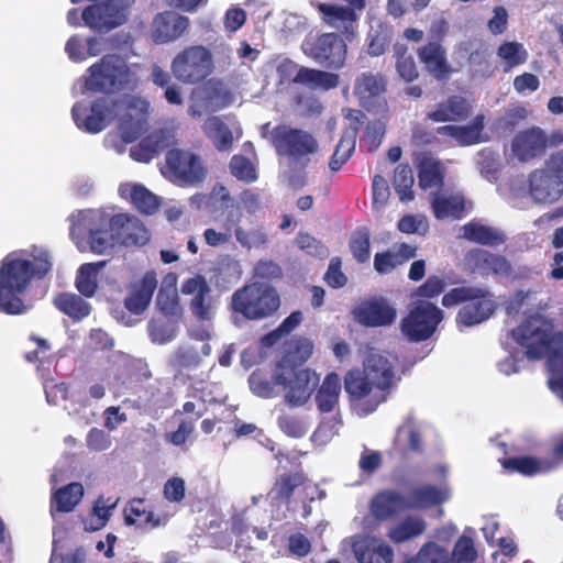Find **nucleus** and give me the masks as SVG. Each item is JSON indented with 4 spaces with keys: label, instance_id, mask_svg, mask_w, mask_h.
I'll return each instance as SVG.
<instances>
[{
    "label": "nucleus",
    "instance_id": "60",
    "mask_svg": "<svg viewBox=\"0 0 563 563\" xmlns=\"http://www.w3.org/2000/svg\"><path fill=\"white\" fill-rule=\"evenodd\" d=\"M385 132L386 126L379 120L369 122L366 125L363 137V145L366 147L367 152L373 153L379 147Z\"/></svg>",
    "mask_w": 563,
    "mask_h": 563
},
{
    "label": "nucleus",
    "instance_id": "63",
    "mask_svg": "<svg viewBox=\"0 0 563 563\" xmlns=\"http://www.w3.org/2000/svg\"><path fill=\"white\" fill-rule=\"evenodd\" d=\"M148 334L154 343L165 344L174 340L176 330L162 320L152 319L148 323Z\"/></svg>",
    "mask_w": 563,
    "mask_h": 563
},
{
    "label": "nucleus",
    "instance_id": "46",
    "mask_svg": "<svg viewBox=\"0 0 563 563\" xmlns=\"http://www.w3.org/2000/svg\"><path fill=\"white\" fill-rule=\"evenodd\" d=\"M107 261L82 264L76 276V288L85 297H92L98 288L97 276Z\"/></svg>",
    "mask_w": 563,
    "mask_h": 563
},
{
    "label": "nucleus",
    "instance_id": "26",
    "mask_svg": "<svg viewBox=\"0 0 563 563\" xmlns=\"http://www.w3.org/2000/svg\"><path fill=\"white\" fill-rule=\"evenodd\" d=\"M352 550L358 563H391L394 559L393 548L374 537L354 541Z\"/></svg>",
    "mask_w": 563,
    "mask_h": 563
},
{
    "label": "nucleus",
    "instance_id": "19",
    "mask_svg": "<svg viewBox=\"0 0 563 563\" xmlns=\"http://www.w3.org/2000/svg\"><path fill=\"white\" fill-rule=\"evenodd\" d=\"M354 319L367 328L387 327L397 318V309L384 297L363 300L353 310Z\"/></svg>",
    "mask_w": 563,
    "mask_h": 563
},
{
    "label": "nucleus",
    "instance_id": "45",
    "mask_svg": "<svg viewBox=\"0 0 563 563\" xmlns=\"http://www.w3.org/2000/svg\"><path fill=\"white\" fill-rule=\"evenodd\" d=\"M84 496V486L78 483H69L58 488L52 496V508L58 512H70L80 503Z\"/></svg>",
    "mask_w": 563,
    "mask_h": 563
},
{
    "label": "nucleus",
    "instance_id": "27",
    "mask_svg": "<svg viewBox=\"0 0 563 563\" xmlns=\"http://www.w3.org/2000/svg\"><path fill=\"white\" fill-rule=\"evenodd\" d=\"M418 58L426 70L437 80L446 79L452 74L446 51L439 42H429L418 48Z\"/></svg>",
    "mask_w": 563,
    "mask_h": 563
},
{
    "label": "nucleus",
    "instance_id": "38",
    "mask_svg": "<svg viewBox=\"0 0 563 563\" xmlns=\"http://www.w3.org/2000/svg\"><path fill=\"white\" fill-rule=\"evenodd\" d=\"M295 81L311 90L328 91L338 87L340 78L334 73L301 66L296 74Z\"/></svg>",
    "mask_w": 563,
    "mask_h": 563
},
{
    "label": "nucleus",
    "instance_id": "10",
    "mask_svg": "<svg viewBox=\"0 0 563 563\" xmlns=\"http://www.w3.org/2000/svg\"><path fill=\"white\" fill-rule=\"evenodd\" d=\"M213 56L203 45H190L179 51L172 60L173 76L184 85H197L213 71Z\"/></svg>",
    "mask_w": 563,
    "mask_h": 563
},
{
    "label": "nucleus",
    "instance_id": "33",
    "mask_svg": "<svg viewBox=\"0 0 563 563\" xmlns=\"http://www.w3.org/2000/svg\"><path fill=\"white\" fill-rule=\"evenodd\" d=\"M461 231L463 239L485 246H498L507 240L506 234L500 229L485 225L477 220L465 223Z\"/></svg>",
    "mask_w": 563,
    "mask_h": 563
},
{
    "label": "nucleus",
    "instance_id": "52",
    "mask_svg": "<svg viewBox=\"0 0 563 563\" xmlns=\"http://www.w3.org/2000/svg\"><path fill=\"white\" fill-rule=\"evenodd\" d=\"M56 307L73 319H82L90 313V306L75 294H60L55 299Z\"/></svg>",
    "mask_w": 563,
    "mask_h": 563
},
{
    "label": "nucleus",
    "instance_id": "49",
    "mask_svg": "<svg viewBox=\"0 0 563 563\" xmlns=\"http://www.w3.org/2000/svg\"><path fill=\"white\" fill-rule=\"evenodd\" d=\"M419 186L422 189L435 188L443 185V173L440 161L423 157L418 165Z\"/></svg>",
    "mask_w": 563,
    "mask_h": 563
},
{
    "label": "nucleus",
    "instance_id": "24",
    "mask_svg": "<svg viewBox=\"0 0 563 563\" xmlns=\"http://www.w3.org/2000/svg\"><path fill=\"white\" fill-rule=\"evenodd\" d=\"M156 288V274L153 271L146 272L141 280L130 285L129 295L123 301L124 307L133 314H142L150 306Z\"/></svg>",
    "mask_w": 563,
    "mask_h": 563
},
{
    "label": "nucleus",
    "instance_id": "56",
    "mask_svg": "<svg viewBox=\"0 0 563 563\" xmlns=\"http://www.w3.org/2000/svg\"><path fill=\"white\" fill-rule=\"evenodd\" d=\"M412 563H454L450 559L446 549L438 545L435 542H427L421 547Z\"/></svg>",
    "mask_w": 563,
    "mask_h": 563
},
{
    "label": "nucleus",
    "instance_id": "59",
    "mask_svg": "<svg viewBox=\"0 0 563 563\" xmlns=\"http://www.w3.org/2000/svg\"><path fill=\"white\" fill-rule=\"evenodd\" d=\"M446 288L445 279L438 275H430L413 292L415 297L429 301L441 295Z\"/></svg>",
    "mask_w": 563,
    "mask_h": 563
},
{
    "label": "nucleus",
    "instance_id": "5",
    "mask_svg": "<svg viewBox=\"0 0 563 563\" xmlns=\"http://www.w3.org/2000/svg\"><path fill=\"white\" fill-rule=\"evenodd\" d=\"M441 303L445 308L461 305L455 318L459 328L483 323L497 308L494 295L487 288L477 286L454 287L443 295Z\"/></svg>",
    "mask_w": 563,
    "mask_h": 563
},
{
    "label": "nucleus",
    "instance_id": "57",
    "mask_svg": "<svg viewBox=\"0 0 563 563\" xmlns=\"http://www.w3.org/2000/svg\"><path fill=\"white\" fill-rule=\"evenodd\" d=\"M397 57L396 69L399 76L407 82H411L418 78L419 73L411 55L407 54V47L404 45L395 46Z\"/></svg>",
    "mask_w": 563,
    "mask_h": 563
},
{
    "label": "nucleus",
    "instance_id": "34",
    "mask_svg": "<svg viewBox=\"0 0 563 563\" xmlns=\"http://www.w3.org/2000/svg\"><path fill=\"white\" fill-rule=\"evenodd\" d=\"M201 364L202 357L192 346H178L169 360L175 379L183 383L191 380L190 373L199 368Z\"/></svg>",
    "mask_w": 563,
    "mask_h": 563
},
{
    "label": "nucleus",
    "instance_id": "61",
    "mask_svg": "<svg viewBox=\"0 0 563 563\" xmlns=\"http://www.w3.org/2000/svg\"><path fill=\"white\" fill-rule=\"evenodd\" d=\"M452 555L457 563H473L477 558L473 539L464 534L461 536L454 545Z\"/></svg>",
    "mask_w": 563,
    "mask_h": 563
},
{
    "label": "nucleus",
    "instance_id": "47",
    "mask_svg": "<svg viewBox=\"0 0 563 563\" xmlns=\"http://www.w3.org/2000/svg\"><path fill=\"white\" fill-rule=\"evenodd\" d=\"M187 396L203 404H221L224 400L220 384L206 379L191 382Z\"/></svg>",
    "mask_w": 563,
    "mask_h": 563
},
{
    "label": "nucleus",
    "instance_id": "30",
    "mask_svg": "<svg viewBox=\"0 0 563 563\" xmlns=\"http://www.w3.org/2000/svg\"><path fill=\"white\" fill-rule=\"evenodd\" d=\"M386 86V77L383 74L365 71L355 78L353 93L360 104L367 108L374 99L385 93Z\"/></svg>",
    "mask_w": 563,
    "mask_h": 563
},
{
    "label": "nucleus",
    "instance_id": "6",
    "mask_svg": "<svg viewBox=\"0 0 563 563\" xmlns=\"http://www.w3.org/2000/svg\"><path fill=\"white\" fill-rule=\"evenodd\" d=\"M87 73L85 88L92 92L110 95L133 90L137 81L125 58L118 54L103 55Z\"/></svg>",
    "mask_w": 563,
    "mask_h": 563
},
{
    "label": "nucleus",
    "instance_id": "25",
    "mask_svg": "<svg viewBox=\"0 0 563 563\" xmlns=\"http://www.w3.org/2000/svg\"><path fill=\"white\" fill-rule=\"evenodd\" d=\"M457 52L467 56L473 77L488 78L494 74L488 46L482 40H467L457 45Z\"/></svg>",
    "mask_w": 563,
    "mask_h": 563
},
{
    "label": "nucleus",
    "instance_id": "3",
    "mask_svg": "<svg viewBox=\"0 0 563 563\" xmlns=\"http://www.w3.org/2000/svg\"><path fill=\"white\" fill-rule=\"evenodd\" d=\"M52 268L47 253L35 256L33 261L9 253L0 262V312L22 314L27 306L23 296L34 277L43 278Z\"/></svg>",
    "mask_w": 563,
    "mask_h": 563
},
{
    "label": "nucleus",
    "instance_id": "15",
    "mask_svg": "<svg viewBox=\"0 0 563 563\" xmlns=\"http://www.w3.org/2000/svg\"><path fill=\"white\" fill-rule=\"evenodd\" d=\"M180 291L183 295L191 297L189 309L195 318L200 321H210L213 318L212 289L203 275L196 274L185 279Z\"/></svg>",
    "mask_w": 563,
    "mask_h": 563
},
{
    "label": "nucleus",
    "instance_id": "9",
    "mask_svg": "<svg viewBox=\"0 0 563 563\" xmlns=\"http://www.w3.org/2000/svg\"><path fill=\"white\" fill-rule=\"evenodd\" d=\"M528 190L533 201L551 205L563 196V152L552 153L543 166L528 177Z\"/></svg>",
    "mask_w": 563,
    "mask_h": 563
},
{
    "label": "nucleus",
    "instance_id": "62",
    "mask_svg": "<svg viewBox=\"0 0 563 563\" xmlns=\"http://www.w3.org/2000/svg\"><path fill=\"white\" fill-rule=\"evenodd\" d=\"M324 282L331 288H342L347 284V277L342 272V261L335 256L330 260L327 272L323 276Z\"/></svg>",
    "mask_w": 563,
    "mask_h": 563
},
{
    "label": "nucleus",
    "instance_id": "41",
    "mask_svg": "<svg viewBox=\"0 0 563 563\" xmlns=\"http://www.w3.org/2000/svg\"><path fill=\"white\" fill-rule=\"evenodd\" d=\"M341 378L332 372L329 373L316 394V404L320 412H331L339 402L341 394Z\"/></svg>",
    "mask_w": 563,
    "mask_h": 563
},
{
    "label": "nucleus",
    "instance_id": "21",
    "mask_svg": "<svg viewBox=\"0 0 563 563\" xmlns=\"http://www.w3.org/2000/svg\"><path fill=\"white\" fill-rule=\"evenodd\" d=\"M189 25V18L175 11H163L153 19L151 36L156 44L172 43L181 37Z\"/></svg>",
    "mask_w": 563,
    "mask_h": 563
},
{
    "label": "nucleus",
    "instance_id": "31",
    "mask_svg": "<svg viewBox=\"0 0 563 563\" xmlns=\"http://www.w3.org/2000/svg\"><path fill=\"white\" fill-rule=\"evenodd\" d=\"M364 117L362 111H356L354 123L346 128L335 146L334 153L329 162L332 172H338L351 158L355 151L356 137L362 122L360 118Z\"/></svg>",
    "mask_w": 563,
    "mask_h": 563
},
{
    "label": "nucleus",
    "instance_id": "51",
    "mask_svg": "<svg viewBox=\"0 0 563 563\" xmlns=\"http://www.w3.org/2000/svg\"><path fill=\"white\" fill-rule=\"evenodd\" d=\"M497 56L504 62L505 70H510L527 62L528 52L521 43L506 41L497 48Z\"/></svg>",
    "mask_w": 563,
    "mask_h": 563
},
{
    "label": "nucleus",
    "instance_id": "22",
    "mask_svg": "<svg viewBox=\"0 0 563 563\" xmlns=\"http://www.w3.org/2000/svg\"><path fill=\"white\" fill-rule=\"evenodd\" d=\"M115 101H119L117 109L124 106L126 110L125 114L120 118L118 125L121 140L126 144L133 143L144 133L146 125L145 113L142 112V109L137 111L140 100L134 97H125Z\"/></svg>",
    "mask_w": 563,
    "mask_h": 563
},
{
    "label": "nucleus",
    "instance_id": "11",
    "mask_svg": "<svg viewBox=\"0 0 563 563\" xmlns=\"http://www.w3.org/2000/svg\"><path fill=\"white\" fill-rule=\"evenodd\" d=\"M443 311L428 300H416L410 305L408 314L400 322L402 334L410 342L430 339L443 320Z\"/></svg>",
    "mask_w": 563,
    "mask_h": 563
},
{
    "label": "nucleus",
    "instance_id": "28",
    "mask_svg": "<svg viewBox=\"0 0 563 563\" xmlns=\"http://www.w3.org/2000/svg\"><path fill=\"white\" fill-rule=\"evenodd\" d=\"M242 217L241 208L232 206V208L225 212L224 220L221 224L223 231L229 233L231 239L234 233L236 241L246 249L264 244L266 242V235L263 232L260 230L246 231L240 227Z\"/></svg>",
    "mask_w": 563,
    "mask_h": 563
},
{
    "label": "nucleus",
    "instance_id": "17",
    "mask_svg": "<svg viewBox=\"0 0 563 563\" xmlns=\"http://www.w3.org/2000/svg\"><path fill=\"white\" fill-rule=\"evenodd\" d=\"M81 16L88 26L110 31L126 22L128 8L119 4L117 0H106L88 5Z\"/></svg>",
    "mask_w": 563,
    "mask_h": 563
},
{
    "label": "nucleus",
    "instance_id": "42",
    "mask_svg": "<svg viewBox=\"0 0 563 563\" xmlns=\"http://www.w3.org/2000/svg\"><path fill=\"white\" fill-rule=\"evenodd\" d=\"M202 131L218 151H229L232 147V131L220 117L208 118L202 125Z\"/></svg>",
    "mask_w": 563,
    "mask_h": 563
},
{
    "label": "nucleus",
    "instance_id": "23",
    "mask_svg": "<svg viewBox=\"0 0 563 563\" xmlns=\"http://www.w3.org/2000/svg\"><path fill=\"white\" fill-rule=\"evenodd\" d=\"M112 227L118 244L124 246H143L150 241V232L135 217L125 213L112 216Z\"/></svg>",
    "mask_w": 563,
    "mask_h": 563
},
{
    "label": "nucleus",
    "instance_id": "55",
    "mask_svg": "<svg viewBox=\"0 0 563 563\" xmlns=\"http://www.w3.org/2000/svg\"><path fill=\"white\" fill-rule=\"evenodd\" d=\"M203 99L208 106L221 109L229 104L230 92L220 80L210 79L202 86Z\"/></svg>",
    "mask_w": 563,
    "mask_h": 563
},
{
    "label": "nucleus",
    "instance_id": "64",
    "mask_svg": "<svg viewBox=\"0 0 563 563\" xmlns=\"http://www.w3.org/2000/svg\"><path fill=\"white\" fill-rule=\"evenodd\" d=\"M279 429L291 438H302L307 433L305 422L297 416L283 415L277 420Z\"/></svg>",
    "mask_w": 563,
    "mask_h": 563
},
{
    "label": "nucleus",
    "instance_id": "8",
    "mask_svg": "<svg viewBox=\"0 0 563 563\" xmlns=\"http://www.w3.org/2000/svg\"><path fill=\"white\" fill-rule=\"evenodd\" d=\"M280 305L279 295L272 286L252 283L232 295V309L247 320H261L274 314Z\"/></svg>",
    "mask_w": 563,
    "mask_h": 563
},
{
    "label": "nucleus",
    "instance_id": "35",
    "mask_svg": "<svg viewBox=\"0 0 563 563\" xmlns=\"http://www.w3.org/2000/svg\"><path fill=\"white\" fill-rule=\"evenodd\" d=\"M119 194L129 200L135 209L144 214H154L161 205L157 196L140 184H124L119 187Z\"/></svg>",
    "mask_w": 563,
    "mask_h": 563
},
{
    "label": "nucleus",
    "instance_id": "36",
    "mask_svg": "<svg viewBox=\"0 0 563 563\" xmlns=\"http://www.w3.org/2000/svg\"><path fill=\"white\" fill-rule=\"evenodd\" d=\"M307 478L302 472H286L278 475L268 493V498L276 505H288L295 489L302 486Z\"/></svg>",
    "mask_w": 563,
    "mask_h": 563
},
{
    "label": "nucleus",
    "instance_id": "50",
    "mask_svg": "<svg viewBox=\"0 0 563 563\" xmlns=\"http://www.w3.org/2000/svg\"><path fill=\"white\" fill-rule=\"evenodd\" d=\"M115 506L117 501H111L110 498H97L93 503L92 511L89 518L84 521L85 530L92 532L106 527L112 516V510L115 508Z\"/></svg>",
    "mask_w": 563,
    "mask_h": 563
},
{
    "label": "nucleus",
    "instance_id": "2",
    "mask_svg": "<svg viewBox=\"0 0 563 563\" xmlns=\"http://www.w3.org/2000/svg\"><path fill=\"white\" fill-rule=\"evenodd\" d=\"M312 350L309 339L299 336L290 340L274 369L273 382L285 390V400L292 407L305 405L318 383L314 372L302 367Z\"/></svg>",
    "mask_w": 563,
    "mask_h": 563
},
{
    "label": "nucleus",
    "instance_id": "54",
    "mask_svg": "<svg viewBox=\"0 0 563 563\" xmlns=\"http://www.w3.org/2000/svg\"><path fill=\"white\" fill-rule=\"evenodd\" d=\"M401 437H405L409 452L417 454L423 452L422 434L412 417H407L405 421L397 428L395 441L400 440Z\"/></svg>",
    "mask_w": 563,
    "mask_h": 563
},
{
    "label": "nucleus",
    "instance_id": "48",
    "mask_svg": "<svg viewBox=\"0 0 563 563\" xmlns=\"http://www.w3.org/2000/svg\"><path fill=\"white\" fill-rule=\"evenodd\" d=\"M503 468L508 473H519L525 476H532L540 472L549 471L550 466L533 456H515L500 460Z\"/></svg>",
    "mask_w": 563,
    "mask_h": 563
},
{
    "label": "nucleus",
    "instance_id": "53",
    "mask_svg": "<svg viewBox=\"0 0 563 563\" xmlns=\"http://www.w3.org/2000/svg\"><path fill=\"white\" fill-rule=\"evenodd\" d=\"M415 184L413 172L408 164L396 167L393 185L401 201H410L415 198L412 186Z\"/></svg>",
    "mask_w": 563,
    "mask_h": 563
},
{
    "label": "nucleus",
    "instance_id": "1",
    "mask_svg": "<svg viewBox=\"0 0 563 563\" xmlns=\"http://www.w3.org/2000/svg\"><path fill=\"white\" fill-rule=\"evenodd\" d=\"M401 380L397 357L371 349L362 368L354 367L344 376V390L363 415L374 412L385 402Z\"/></svg>",
    "mask_w": 563,
    "mask_h": 563
},
{
    "label": "nucleus",
    "instance_id": "13",
    "mask_svg": "<svg viewBox=\"0 0 563 563\" xmlns=\"http://www.w3.org/2000/svg\"><path fill=\"white\" fill-rule=\"evenodd\" d=\"M119 101L108 98L96 99L88 109L82 102H76L71 108L73 119L78 129L96 134L106 129L108 122L117 115Z\"/></svg>",
    "mask_w": 563,
    "mask_h": 563
},
{
    "label": "nucleus",
    "instance_id": "12",
    "mask_svg": "<svg viewBox=\"0 0 563 563\" xmlns=\"http://www.w3.org/2000/svg\"><path fill=\"white\" fill-rule=\"evenodd\" d=\"M511 336L526 349L529 360L542 358L549 352L552 342L550 325L538 314L530 316L511 330Z\"/></svg>",
    "mask_w": 563,
    "mask_h": 563
},
{
    "label": "nucleus",
    "instance_id": "37",
    "mask_svg": "<svg viewBox=\"0 0 563 563\" xmlns=\"http://www.w3.org/2000/svg\"><path fill=\"white\" fill-rule=\"evenodd\" d=\"M124 522L128 526L155 529L165 525V520L147 509L145 499L133 498L124 508Z\"/></svg>",
    "mask_w": 563,
    "mask_h": 563
},
{
    "label": "nucleus",
    "instance_id": "58",
    "mask_svg": "<svg viewBox=\"0 0 563 563\" xmlns=\"http://www.w3.org/2000/svg\"><path fill=\"white\" fill-rule=\"evenodd\" d=\"M231 174L244 183H253L257 179V173L252 162L243 155H234L230 161Z\"/></svg>",
    "mask_w": 563,
    "mask_h": 563
},
{
    "label": "nucleus",
    "instance_id": "40",
    "mask_svg": "<svg viewBox=\"0 0 563 563\" xmlns=\"http://www.w3.org/2000/svg\"><path fill=\"white\" fill-rule=\"evenodd\" d=\"M484 130V115H476L470 125H442L437 129L438 134L453 137L460 145H473L481 142Z\"/></svg>",
    "mask_w": 563,
    "mask_h": 563
},
{
    "label": "nucleus",
    "instance_id": "14",
    "mask_svg": "<svg viewBox=\"0 0 563 563\" xmlns=\"http://www.w3.org/2000/svg\"><path fill=\"white\" fill-rule=\"evenodd\" d=\"M305 45V53L327 68L340 69L345 63L346 44L336 33H323Z\"/></svg>",
    "mask_w": 563,
    "mask_h": 563
},
{
    "label": "nucleus",
    "instance_id": "20",
    "mask_svg": "<svg viewBox=\"0 0 563 563\" xmlns=\"http://www.w3.org/2000/svg\"><path fill=\"white\" fill-rule=\"evenodd\" d=\"M464 264L471 273L481 276H508L512 271L510 262L504 255L479 247L471 249L465 253Z\"/></svg>",
    "mask_w": 563,
    "mask_h": 563
},
{
    "label": "nucleus",
    "instance_id": "39",
    "mask_svg": "<svg viewBox=\"0 0 563 563\" xmlns=\"http://www.w3.org/2000/svg\"><path fill=\"white\" fill-rule=\"evenodd\" d=\"M426 529L427 522L422 517L409 515L388 529L387 538L400 544L420 537Z\"/></svg>",
    "mask_w": 563,
    "mask_h": 563
},
{
    "label": "nucleus",
    "instance_id": "44",
    "mask_svg": "<svg viewBox=\"0 0 563 563\" xmlns=\"http://www.w3.org/2000/svg\"><path fill=\"white\" fill-rule=\"evenodd\" d=\"M432 210L439 220L446 218L460 220L465 216V199L461 195L435 197L432 200Z\"/></svg>",
    "mask_w": 563,
    "mask_h": 563
},
{
    "label": "nucleus",
    "instance_id": "32",
    "mask_svg": "<svg viewBox=\"0 0 563 563\" xmlns=\"http://www.w3.org/2000/svg\"><path fill=\"white\" fill-rule=\"evenodd\" d=\"M156 307L163 316L174 322L183 317L184 310L177 292L176 275L169 274L162 284L156 296Z\"/></svg>",
    "mask_w": 563,
    "mask_h": 563
},
{
    "label": "nucleus",
    "instance_id": "4",
    "mask_svg": "<svg viewBox=\"0 0 563 563\" xmlns=\"http://www.w3.org/2000/svg\"><path fill=\"white\" fill-rule=\"evenodd\" d=\"M446 500L443 490L434 485L415 487L406 496L396 489H382L369 501V512L378 522L396 520L402 512L424 510Z\"/></svg>",
    "mask_w": 563,
    "mask_h": 563
},
{
    "label": "nucleus",
    "instance_id": "29",
    "mask_svg": "<svg viewBox=\"0 0 563 563\" xmlns=\"http://www.w3.org/2000/svg\"><path fill=\"white\" fill-rule=\"evenodd\" d=\"M323 23L343 33H352L358 15L353 8L317 2L313 4Z\"/></svg>",
    "mask_w": 563,
    "mask_h": 563
},
{
    "label": "nucleus",
    "instance_id": "7",
    "mask_svg": "<svg viewBox=\"0 0 563 563\" xmlns=\"http://www.w3.org/2000/svg\"><path fill=\"white\" fill-rule=\"evenodd\" d=\"M271 143L278 156L287 158L289 164L305 168L310 156L319 150L318 141L308 131L278 124L271 131Z\"/></svg>",
    "mask_w": 563,
    "mask_h": 563
},
{
    "label": "nucleus",
    "instance_id": "18",
    "mask_svg": "<svg viewBox=\"0 0 563 563\" xmlns=\"http://www.w3.org/2000/svg\"><path fill=\"white\" fill-rule=\"evenodd\" d=\"M548 134L540 126H531L516 133L511 141L514 156L520 163H529L545 155Z\"/></svg>",
    "mask_w": 563,
    "mask_h": 563
},
{
    "label": "nucleus",
    "instance_id": "43",
    "mask_svg": "<svg viewBox=\"0 0 563 563\" xmlns=\"http://www.w3.org/2000/svg\"><path fill=\"white\" fill-rule=\"evenodd\" d=\"M90 250L96 254H104L111 250L117 242V235L112 227V217L106 220L101 218L100 225L92 228L88 235Z\"/></svg>",
    "mask_w": 563,
    "mask_h": 563
},
{
    "label": "nucleus",
    "instance_id": "16",
    "mask_svg": "<svg viewBox=\"0 0 563 563\" xmlns=\"http://www.w3.org/2000/svg\"><path fill=\"white\" fill-rule=\"evenodd\" d=\"M166 165L175 181L181 185H194L203 180L206 170L196 154L174 148L167 152Z\"/></svg>",
    "mask_w": 563,
    "mask_h": 563
}]
</instances>
